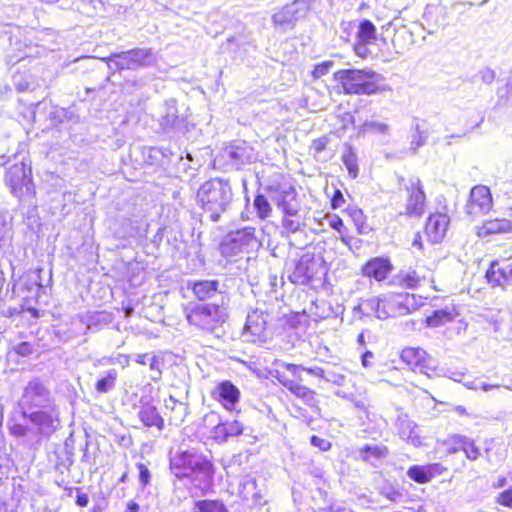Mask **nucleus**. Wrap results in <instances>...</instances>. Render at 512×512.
Segmentation results:
<instances>
[{"mask_svg":"<svg viewBox=\"0 0 512 512\" xmlns=\"http://www.w3.org/2000/svg\"><path fill=\"white\" fill-rule=\"evenodd\" d=\"M7 427L28 449H37L61 428L59 405L42 380L34 378L25 385Z\"/></svg>","mask_w":512,"mask_h":512,"instance_id":"obj_1","label":"nucleus"},{"mask_svg":"<svg viewBox=\"0 0 512 512\" xmlns=\"http://www.w3.org/2000/svg\"><path fill=\"white\" fill-rule=\"evenodd\" d=\"M197 199L202 209L201 221L215 223L231 209L232 188L227 180L210 179L200 186Z\"/></svg>","mask_w":512,"mask_h":512,"instance_id":"obj_2","label":"nucleus"},{"mask_svg":"<svg viewBox=\"0 0 512 512\" xmlns=\"http://www.w3.org/2000/svg\"><path fill=\"white\" fill-rule=\"evenodd\" d=\"M173 474L182 479L184 477L198 480L200 483H209L213 477V464L203 455L193 451H183L171 459Z\"/></svg>","mask_w":512,"mask_h":512,"instance_id":"obj_3","label":"nucleus"},{"mask_svg":"<svg viewBox=\"0 0 512 512\" xmlns=\"http://www.w3.org/2000/svg\"><path fill=\"white\" fill-rule=\"evenodd\" d=\"M335 79L346 94L371 95L379 91L381 75L367 70L344 69L335 73Z\"/></svg>","mask_w":512,"mask_h":512,"instance_id":"obj_4","label":"nucleus"},{"mask_svg":"<svg viewBox=\"0 0 512 512\" xmlns=\"http://www.w3.org/2000/svg\"><path fill=\"white\" fill-rule=\"evenodd\" d=\"M109 70L121 72L124 70L136 71L150 67L156 62L155 53L151 48H134L119 53H112L103 58Z\"/></svg>","mask_w":512,"mask_h":512,"instance_id":"obj_5","label":"nucleus"},{"mask_svg":"<svg viewBox=\"0 0 512 512\" xmlns=\"http://www.w3.org/2000/svg\"><path fill=\"white\" fill-rule=\"evenodd\" d=\"M15 163L12 164L6 172L5 181L16 196L33 195L34 185L32 182V170L30 162H26L25 157L18 160V156H14Z\"/></svg>","mask_w":512,"mask_h":512,"instance_id":"obj_6","label":"nucleus"},{"mask_svg":"<svg viewBox=\"0 0 512 512\" xmlns=\"http://www.w3.org/2000/svg\"><path fill=\"white\" fill-rule=\"evenodd\" d=\"M225 319L226 313L219 303L197 305L187 315L191 325L207 332H213Z\"/></svg>","mask_w":512,"mask_h":512,"instance_id":"obj_7","label":"nucleus"},{"mask_svg":"<svg viewBox=\"0 0 512 512\" xmlns=\"http://www.w3.org/2000/svg\"><path fill=\"white\" fill-rule=\"evenodd\" d=\"M310 4L311 0H295L285 5L272 16L273 24L283 32L293 29L296 22L305 17Z\"/></svg>","mask_w":512,"mask_h":512,"instance_id":"obj_8","label":"nucleus"},{"mask_svg":"<svg viewBox=\"0 0 512 512\" xmlns=\"http://www.w3.org/2000/svg\"><path fill=\"white\" fill-rule=\"evenodd\" d=\"M270 200L282 210L285 216H296L300 205L294 187L287 185L267 186L264 188Z\"/></svg>","mask_w":512,"mask_h":512,"instance_id":"obj_9","label":"nucleus"},{"mask_svg":"<svg viewBox=\"0 0 512 512\" xmlns=\"http://www.w3.org/2000/svg\"><path fill=\"white\" fill-rule=\"evenodd\" d=\"M258 244L255 228L245 227L229 232L221 243V252L225 255H236L243 249L253 248Z\"/></svg>","mask_w":512,"mask_h":512,"instance_id":"obj_10","label":"nucleus"},{"mask_svg":"<svg viewBox=\"0 0 512 512\" xmlns=\"http://www.w3.org/2000/svg\"><path fill=\"white\" fill-rule=\"evenodd\" d=\"M404 188L408 193L405 214L410 217H421L425 211L426 200L421 180L418 177H411Z\"/></svg>","mask_w":512,"mask_h":512,"instance_id":"obj_11","label":"nucleus"},{"mask_svg":"<svg viewBox=\"0 0 512 512\" xmlns=\"http://www.w3.org/2000/svg\"><path fill=\"white\" fill-rule=\"evenodd\" d=\"M492 207V196L490 189L484 185H477L470 191L469 200L465 206L467 214L473 218L485 214Z\"/></svg>","mask_w":512,"mask_h":512,"instance_id":"obj_12","label":"nucleus"},{"mask_svg":"<svg viewBox=\"0 0 512 512\" xmlns=\"http://www.w3.org/2000/svg\"><path fill=\"white\" fill-rule=\"evenodd\" d=\"M268 316L266 312L259 309L248 313L243 333L247 341L253 343L265 341Z\"/></svg>","mask_w":512,"mask_h":512,"instance_id":"obj_13","label":"nucleus"},{"mask_svg":"<svg viewBox=\"0 0 512 512\" xmlns=\"http://www.w3.org/2000/svg\"><path fill=\"white\" fill-rule=\"evenodd\" d=\"M387 319L390 317H398L410 314L415 309V296L405 293H387L385 294ZM384 316V314L382 315Z\"/></svg>","mask_w":512,"mask_h":512,"instance_id":"obj_14","label":"nucleus"},{"mask_svg":"<svg viewBox=\"0 0 512 512\" xmlns=\"http://www.w3.org/2000/svg\"><path fill=\"white\" fill-rule=\"evenodd\" d=\"M159 124L166 132L184 133L187 131L186 119L178 115L176 101L173 99L165 102L164 113L159 119Z\"/></svg>","mask_w":512,"mask_h":512,"instance_id":"obj_15","label":"nucleus"},{"mask_svg":"<svg viewBox=\"0 0 512 512\" xmlns=\"http://www.w3.org/2000/svg\"><path fill=\"white\" fill-rule=\"evenodd\" d=\"M225 156L236 169L255 159L254 149L245 141H238L225 148Z\"/></svg>","mask_w":512,"mask_h":512,"instance_id":"obj_16","label":"nucleus"},{"mask_svg":"<svg viewBox=\"0 0 512 512\" xmlns=\"http://www.w3.org/2000/svg\"><path fill=\"white\" fill-rule=\"evenodd\" d=\"M485 277L488 283L494 286H503L505 284L512 286V262L492 261Z\"/></svg>","mask_w":512,"mask_h":512,"instance_id":"obj_17","label":"nucleus"},{"mask_svg":"<svg viewBox=\"0 0 512 512\" xmlns=\"http://www.w3.org/2000/svg\"><path fill=\"white\" fill-rule=\"evenodd\" d=\"M400 357L414 371H419L426 375H429L430 370L433 371L428 364L427 353L421 348H404L401 351Z\"/></svg>","mask_w":512,"mask_h":512,"instance_id":"obj_18","label":"nucleus"},{"mask_svg":"<svg viewBox=\"0 0 512 512\" xmlns=\"http://www.w3.org/2000/svg\"><path fill=\"white\" fill-rule=\"evenodd\" d=\"M449 217L446 214L436 213L428 217L425 232L432 243H440L447 232Z\"/></svg>","mask_w":512,"mask_h":512,"instance_id":"obj_19","label":"nucleus"},{"mask_svg":"<svg viewBox=\"0 0 512 512\" xmlns=\"http://www.w3.org/2000/svg\"><path fill=\"white\" fill-rule=\"evenodd\" d=\"M213 395L227 410H233L240 399L239 389L228 380L220 382Z\"/></svg>","mask_w":512,"mask_h":512,"instance_id":"obj_20","label":"nucleus"},{"mask_svg":"<svg viewBox=\"0 0 512 512\" xmlns=\"http://www.w3.org/2000/svg\"><path fill=\"white\" fill-rule=\"evenodd\" d=\"M314 260L311 256L303 255L295 264L293 272L288 276L294 284L306 285L314 276Z\"/></svg>","mask_w":512,"mask_h":512,"instance_id":"obj_21","label":"nucleus"},{"mask_svg":"<svg viewBox=\"0 0 512 512\" xmlns=\"http://www.w3.org/2000/svg\"><path fill=\"white\" fill-rule=\"evenodd\" d=\"M392 270L393 265L390 260L383 257L372 258L362 267L364 276L374 278L379 282L385 280Z\"/></svg>","mask_w":512,"mask_h":512,"instance_id":"obj_22","label":"nucleus"},{"mask_svg":"<svg viewBox=\"0 0 512 512\" xmlns=\"http://www.w3.org/2000/svg\"><path fill=\"white\" fill-rule=\"evenodd\" d=\"M395 426L397 433L402 440L412 444L413 446H419L421 444L420 437L416 431L417 425L411 421L406 414H398Z\"/></svg>","mask_w":512,"mask_h":512,"instance_id":"obj_23","label":"nucleus"},{"mask_svg":"<svg viewBox=\"0 0 512 512\" xmlns=\"http://www.w3.org/2000/svg\"><path fill=\"white\" fill-rule=\"evenodd\" d=\"M42 271L41 268L28 271L14 284V289L18 291L26 290L29 293L35 292V297H38L39 291L45 288L41 280Z\"/></svg>","mask_w":512,"mask_h":512,"instance_id":"obj_24","label":"nucleus"},{"mask_svg":"<svg viewBox=\"0 0 512 512\" xmlns=\"http://www.w3.org/2000/svg\"><path fill=\"white\" fill-rule=\"evenodd\" d=\"M218 280H199L192 285V291L197 299L205 301L212 299L218 295L221 296V305H223L222 291L219 289Z\"/></svg>","mask_w":512,"mask_h":512,"instance_id":"obj_25","label":"nucleus"},{"mask_svg":"<svg viewBox=\"0 0 512 512\" xmlns=\"http://www.w3.org/2000/svg\"><path fill=\"white\" fill-rule=\"evenodd\" d=\"M357 43L355 44V51L360 54V49H365V46L374 44L377 40V30L375 25L368 19H364L359 23L356 33Z\"/></svg>","mask_w":512,"mask_h":512,"instance_id":"obj_26","label":"nucleus"},{"mask_svg":"<svg viewBox=\"0 0 512 512\" xmlns=\"http://www.w3.org/2000/svg\"><path fill=\"white\" fill-rule=\"evenodd\" d=\"M138 417L146 427L155 426L159 430L164 428L163 417L159 414L157 408L150 403H144L141 400V405L138 411Z\"/></svg>","mask_w":512,"mask_h":512,"instance_id":"obj_27","label":"nucleus"},{"mask_svg":"<svg viewBox=\"0 0 512 512\" xmlns=\"http://www.w3.org/2000/svg\"><path fill=\"white\" fill-rule=\"evenodd\" d=\"M441 473V465L438 463L429 465H413L408 471L407 475L417 483L429 482L436 474Z\"/></svg>","mask_w":512,"mask_h":512,"instance_id":"obj_28","label":"nucleus"},{"mask_svg":"<svg viewBox=\"0 0 512 512\" xmlns=\"http://www.w3.org/2000/svg\"><path fill=\"white\" fill-rule=\"evenodd\" d=\"M165 409L170 411L168 420L170 424L180 425L188 414V406L176 400L173 396H169L165 400Z\"/></svg>","mask_w":512,"mask_h":512,"instance_id":"obj_29","label":"nucleus"},{"mask_svg":"<svg viewBox=\"0 0 512 512\" xmlns=\"http://www.w3.org/2000/svg\"><path fill=\"white\" fill-rule=\"evenodd\" d=\"M508 232H512V221L507 219H493L483 224L479 234L486 236Z\"/></svg>","mask_w":512,"mask_h":512,"instance_id":"obj_30","label":"nucleus"},{"mask_svg":"<svg viewBox=\"0 0 512 512\" xmlns=\"http://www.w3.org/2000/svg\"><path fill=\"white\" fill-rule=\"evenodd\" d=\"M239 493L244 500H251L258 504L262 498L260 490L257 488L256 480L252 477H245L239 484Z\"/></svg>","mask_w":512,"mask_h":512,"instance_id":"obj_31","label":"nucleus"},{"mask_svg":"<svg viewBox=\"0 0 512 512\" xmlns=\"http://www.w3.org/2000/svg\"><path fill=\"white\" fill-rule=\"evenodd\" d=\"M387 27H395V23L393 21L387 24ZM395 34L392 39V45L396 49V52L399 50H404L409 44L412 43V33L406 27H400L398 29L394 28Z\"/></svg>","mask_w":512,"mask_h":512,"instance_id":"obj_32","label":"nucleus"},{"mask_svg":"<svg viewBox=\"0 0 512 512\" xmlns=\"http://www.w3.org/2000/svg\"><path fill=\"white\" fill-rule=\"evenodd\" d=\"M341 159L343 164L348 170L349 175L355 179L358 176L359 168H358V158L353 149V147L349 144L344 145V151L342 152Z\"/></svg>","mask_w":512,"mask_h":512,"instance_id":"obj_33","label":"nucleus"},{"mask_svg":"<svg viewBox=\"0 0 512 512\" xmlns=\"http://www.w3.org/2000/svg\"><path fill=\"white\" fill-rule=\"evenodd\" d=\"M12 237L11 220L6 213L0 211V251L10 246Z\"/></svg>","mask_w":512,"mask_h":512,"instance_id":"obj_34","label":"nucleus"},{"mask_svg":"<svg viewBox=\"0 0 512 512\" xmlns=\"http://www.w3.org/2000/svg\"><path fill=\"white\" fill-rule=\"evenodd\" d=\"M118 372L116 369H109L105 375L100 378L95 384L97 393L105 394L112 391L116 386Z\"/></svg>","mask_w":512,"mask_h":512,"instance_id":"obj_35","label":"nucleus"},{"mask_svg":"<svg viewBox=\"0 0 512 512\" xmlns=\"http://www.w3.org/2000/svg\"><path fill=\"white\" fill-rule=\"evenodd\" d=\"M269 199L270 198L268 194L265 195L262 193H258L254 198L253 207L256 211L258 218L261 220H265L271 215L272 207L269 202Z\"/></svg>","mask_w":512,"mask_h":512,"instance_id":"obj_36","label":"nucleus"},{"mask_svg":"<svg viewBox=\"0 0 512 512\" xmlns=\"http://www.w3.org/2000/svg\"><path fill=\"white\" fill-rule=\"evenodd\" d=\"M446 9L440 5H427L423 18L427 22H434L436 26L445 24Z\"/></svg>","mask_w":512,"mask_h":512,"instance_id":"obj_37","label":"nucleus"},{"mask_svg":"<svg viewBox=\"0 0 512 512\" xmlns=\"http://www.w3.org/2000/svg\"><path fill=\"white\" fill-rule=\"evenodd\" d=\"M453 318L454 315L451 311L447 309H438L433 311V313L426 318V323L428 327L436 328L451 322Z\"/></svg>","mask_w":512,"mask_h":512,"instance_id":"obj_38","label":"nucleus"},{"mask_svg":"<svg viewBox=\"0 0 512 512\" xmlns=\"http://www.w3.org/2000/svg\"><path fill=\"white\" fill-rule=\"evenodd\" d=\"M286 369L293 374V376L297 377L300 381H302L300 372L306 371L307 373L311 374L312 376L319 377L325 380V374L326 370H324L321 367L314 366V367H304L302 365H296V364H286Z\"/></svg>","mask_w":512,"mask_h":512,"instance_id":"obj_39","label":"nucleus"},{"mask_svg":"<svg viewBox=\"0 0 512 512\" xmlns=\"http://www.w3.org/2000/svg\"><path fill=\"white\" fill-rule=\"evenodd\" d=\"M457 444L459 449L462 450L469 460L475 461L480 456V449L474 444V441L465 436L457 437Z\"/></svg>","mask_w":512,"mask_h":512,"instance_id":"obj_40","label":"nucleus"},{"mask_svg":"<svg viewBox=\"0 0 512 512\" xmlns=\"http://www.w3.org/2000/svg\"><path fill=\"white\" fill-rule=\"evenodd\" d=\"M365 305L368 309L375 313V316L380 320H386L387 316H382L386 314V303H385V294H382L377 297H372L365 301Z\"/></svg>","mask_w":512,"mask_h":512,"instance_id":"obj_41","label":"nucleus"},{"mask_svg":"<svg viewBox=\"0 0 512 512\" xmlns=\"http://www.w3.org/2000/svg\"><path fill=\"white\" fill-rule=\"evenodd\" d=\"M413 128L414 132L411 135L410 151L413 154H416L417 150L426 144L428 139V132L421 129L419 123H416Z\"/></svg>","mask_w":512,"mask_h":512,"instance_id":"obj_42","label":"nucleus"},{"mask_svg":"<svg viewBox=\"0 0 512 512\" xmlns=\"http://www.w3.org/2000/svg\"><path fill=\"white\" fill-rule=\"evenodd\" d=\"M199 512H229L223 503L215 500H201L196 502Z\"/></svg>","mask_w":512,"mask_h":512,"instance_id":"obj_43","label":"nucleus"},{"mask_svg":"<svg viewBox=\"0 0 512 512\" xmlns=\"http://www.w3.org/2000/svg\"><path fill=\"white\" fill-rule=\"evenodd\" d=\"M388 450L385 446H370L366 445L364 448L361 449V457L369 461L372 458L379 459L387 454Z\"/></svg>","mask_w":512,"mask_h":512,"instance_id":"obj_44","label":"nucleus"},{"mask_svg":"<svg viewBox=\"0 0 512 512\" xmlns=\"http://www.w3.org/2000/svg\"><path fill=\"white\" fill-rule=\"evenodd\" d=\"M389 125L386 123L378 122V121H366L362 125V131L364 133L371 132V133H379L382 135H386L389 133Z\"/></svg>","mask_w":512,"mask_h":512,"instance_id":"obj_45","label":"nucleus"},{"mask_svg":"<svg viewBox=\"0 0 512 512\" xmlns=\"http://www.w3.org/2000/svg\"><path fill=\"white\" fill-rule=\"evenodd\" d=\"M12 83L18 92H25L30 89L31 82L29 76L25 73H16L13 75Z\"/></svg>","mask_w":512,"mask_h":512,"instance_id":"obj_46","label":"nucleus"},{"mask_svg":"<svg viewBox=\"0 0 512 512\" xmlns=\"http://www.w3.org/2000/svg\"><path fill=\"white\" fill-rule=\"evenodd\" d=\"M136 468L138 470V480L141 489H144L151 483L152 475L148 467L143 463H137Z\"/></svg>","mask_w":512,"mask_h":512,"instance_id":"obj_47","label":"nucleus"},{"mask_svg":"<svg viewBox=\"0 0 512 512\" xmlns=\"http://www.w3.org/2000/svg\"><path fill=\"white\" fill-rule=\"evenodd\" d=\"M228 437H237L244 433L245 426L239 420L224 421Z\"/></svg>","mask_w":512,"mask_h":512,"instance_id":"obj_48","label":"nucleus"},{"mask_svg":"<svg viewBox=\"0 0 512 512\" xmlns=\"http://www.w3.org/2000/svg\"><path fill=\"white\" fill-rule=\"evenodd\" d=\"M283 385L293 394L299 397H306L311 394L310 389L292 380H286Z\"/></svg>","mask_w":512,"mask_h":512,"instance_id":"obj_49","label":"nucleus"},{"mask_svg":"<svg viewBox=\"0 0 512 512\" xmlns=\"http://www.w3.org/2000/svg\"><path fill=\"white\" fill-rule=\"evenodd\" d=\"M380 494L394 503L401 501L403 498V494L391 485L383 486L380 490Z\"/></svg>","mask_w":512,"mask_h":512,"instance_id":"obj_50","label":"nucleus"},{"mask_svg":"<svg viewBox=\"0 0 512 512\" xmlns=\"http://www.w3.org/2000/svg\"><path fill=\"white\" fill-rule=\"evenodd\" d=\"M400 281L407 288L414 289L419 285L421 278L416 273V271L413 270V271H408L407 273L401 275Z\"/></svg>","mask_w":512,"mask_h":512,"instance_id":"obj_51","label":"nucleus"},{"mask_svg":"<svg viewBox=\"0 0 512 512\" xmlns=\"http://www.w3.org/2000/svg\"><path fill=\"white\" fill-rule=\"evenodd\" d=\"M211 436L218 443H224L229 439L224 422H219L215 425L211 431Z\"/></svg>","mask_w":512,"mask_h":512,"instance_id":"obj_52","label":"nucleus"},{"mask_svg":"<svg viewBox=\"0 0 512 512\" xmlns=\"http://www.w3.org/2000/svg\"><path fill=\"white\" fill-rule=\"evenodd\" d=\"M325 381L333 383L337 386H343L346 382V376L340 372L326 370Z\"/></svg>","mask_w":512,"mask_h":512,"instance_id":"obj_53","label":"nucleus"},{"mask_svg":"<svg viewBox=\"0 0 512 512\" xmlns=\"http://www.w3.org/2000/svg\"><path fill=\"white\" fill-rule=\"evenodd\" d=\"M475 77H478L482 83L490 85L495 79V71L486 67L481 69Z\"/></svg>","mask_w":512,"mask_h":512,"instance_id":"obj_54","label":"nucleus"},{"mask_svg":"<svg viewBox=\"0 0 512 512\" xmlns=\"http://www.w3.org/2000/svg\"><path fill=\"white\" fill-rule=\"evenodd\" d=\"M332 66H333V63L331 61H326V62L316 65L313 70V76L315 78H320V77L326 75Z\"/></svg>","mask_w":512,"mask_h":512,"instance_id":"obj_55","label":"nucleus"},{"mask_svg":"<svg viewBox=\"0 0 512 512\" xmlns=\"http://www.w3.org/2000/svg\"><path fill=\"white\" fill-rule=\"evenodd\" d=\"M497 502L503 506L512 508V487L501 492L497 497Z\"/></svg>","mask_w":512,"mask_h":512,"instance_id":"obj_56","label":"nucleus"},{"mask_svg":"<svg viewBox=\"0 0 512 512\" xmlns=\"http://www.w3.org/2000/svg\"><path fill=\"white\" fill-rule=\"evenodd\" d=\"M16 354L20 356H29L33 352V347L29 342H21L14 347Z\"/></svg>","mask_w":512,"mask_h":512,"instance_id":"obj_57","label":"nucleus"},{"mask_svg":"<svg viewBox=\"0 0 512 512\" xmlns=\"http://www.w3.org/2000/svg\"><path fill=\"white\" fill-rule=\"evenodd\" d=\"M311 444L314 447L319 448L321 451H327L331 448V443L323 438L313 435L310 439Z\"/></svg>","mask_w":512,"mask_h":512,"instance_id":"obj_58","label":"nucleus"},{"mask_svg":"<svg viewBox=\"0 0 512 512\" xmlns=\"http://www.w3.org/2000/svg\"><path fill=\"white\" fill-rule=\"evenodd\" d=\"M282 226L288 232L295 233L300 228V222L298 220L284 218Z\"/></svg>","mask_w":512,"mask_h":512,"instance_id":"obj_59","label":"nucleus"},{"mask_svg":"<svg viewBox=\"0 0 512 512\" xmlns=\"http://www.w3.org/2000/svg\"><path fill=\"white\" fill-rule=\"evenodd\" d=\"M345 202L343 194L340 190H335L333 197L331 199V204L334 209L339 208Z\"/></svg>","mask_w":512,"mask_h":512,"instance_id":"obj_60","label":"nucleus"},{"mask_svg":"<svg viewBox=\"0 0 512 512\" xmlns=\"http://www.w3.org/2000/svg\"><path fill=\"white\" fill-rule=\"evenodd\" d=\"M374 358V353L370 350H363L361 355V364L365 368H369L372 366L371 359Z\"/></svg>","mask_w":512,"mask_h":512,"instance_id":"obj_61","label":"nucleus"},{"mask_svg":"<svg viewBox=\"0 0 512 512\" xmlns=\"http://www.w3.org/2000/svg\"><path fill=\"white\" fill-rule=\"evenodd\" d=\"M326 145H327L326 138H318L313 141L312 147L315 150V152L320 153L326 148Z\"/></svg>","mask_w":512,"mask_h":512,"instance_id":"obj_62","label":"nucleus"},{"mask_svg":"<svg viewBox=\"0 0 512 512\" xmlns=\"http://www.w3.org/2000/svg\"><path fill=\"white\" fill-rule=\"evenodd\" d=\"M499 387L500 386L497 385V384H488V383H486L484 381H481L479 379L477 381V390L481 389L484 392H488V391H490L492 389H498Z\"/></svg>","mask_w":512,"mask_h":512,"instance_id":"obj_63","label":"nucleus"},{"mask_svg":"<svg viewBox=\"0 0 512 512\" xmlns=\"http://www.w3.org/2000/svg\"><path fill=\"white\" fill-rule=\"evenodd\" d=\"M89 503V497L85 493H78L76 497V504L79 507H86Z\"/></svg>","mask_w":512,"mask_h":512,"instance_id":"obj_64","label":"nucleus"}]
</instances>
